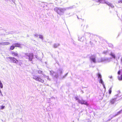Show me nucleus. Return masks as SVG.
Here are the masks:
<instances>
[{
  "instance_id": "1",
  "label": "nucleus",
  "mask_w": 122,
  "mask_h": 122,
  "mask_svg": "<svg viewBox=\"0 0 122 122\" xmlns=\"http://www.w3.org/2000/svg\"><path fill=\"white\" fill-rule=\"evenodd\" d=\"M54 10L59 15H63L64 12L66 11L65 7H56L54 8Z\"/></svg>"
},
{
  "instance_id": "2",
  "label": "nucleus",
  "mask_w": 122,
  "mask_h": 122,
  "mask_svg": "<svg viewBox=\"0 0 122 122\" xmlns=\"http://www.w3.org/2000/svg\"><path fill=\"white\" fill-rule=\"evenodd\" d=\"M122 98V97L120 95V93H119L115 95L114 96V98L110 100V102L111 104H113L115 102L118 101Z\"/></svg>"
},
{
  "instance_id": "3",
  "label": "nucleus",
  "mask_w": 122,
  "mask_h": 122,
  "mask_svg": "<svg viewBox=\"0 0 122 122\" xmlns=\"http://www.w3.org/2000/svg\"><path fill=\"white\" fill-rule=\"evenodd\" d=\"M106 0H96V2H99L101 3H105L109 7H110L112 8H113L114 7V5L110 3L109 2L106 1Z\"/></svg>"
},
{
  "instance_id": "4",
  "label": "nucleus",
  "mask_w": 122,
  "mask_h": 122,
  "mask_svg": "<svg viewBox=\"0 0 122 122\" xmlns=\"http://www.w3.org/2000/svg\"><path fill=\"white\" fill-rule=\"evenodd\" d=\"M75 99L77 101V102L81 104H84L87 106L88 105V104L87 102L83 100L82 99L80 100L77 97H75Z\"/></svg>"
},
{
  "instance_id": "5",
  "label": "nucleus",
  "mask_w": 122,
  "mask_h": 122,
  "mask_svg": "<svg viewBox=\"0 0 122 122\" xmlns=\"http://www.w3.org/2000/svg\"><path fill=\"white\" fill-rule=\"evenodd\" d=\"M25 57L26 58L28 59L30 61H31L33 58V55L32 53H26L25 54Z\"/></svg>"
},
{
  "instance_id": "6",
  "label": "nucleus",
  "mask_w": 122,
  "mask_h": 122,
  "mask_svg": "<svg viewBox=\"0 0 122 122\" xmlns=\"http://www.w3.org/2000/svg\"><path fill=\"white\" fill-rule=\"evenodd\" d=\"M111 58H101L98 59V62H108L111 61Z\"/></svg>"
},
{
  "instance_id": "7",
  "label": "nucleus",
  "mask_w": 122,
  "mask_h": 122,
  "mask_svg": "<svg viewBox=\"0 0 122 122\" xmlns=\"http://www.w3.org/2000/svg\"><path fill=\"white\" fill-rule=\"evenodd\" d=\"M33 76L32 78L33 79L41 83H43L44 82V80H42L41 77L38 76L33 75Z\"/></svg>"
},
{
  "instance_id": "8",
  "label": "nucleus",
  "mask_w": 122,
  "mask_h": 122,
  "mask_svg": "<svg viewBox=\"0 0 122 122\" xmlns=\"http://www.w3.org/2000/svg\"><path fill=\"white\" fill-rule=\"evenodd\" d=\"M7 59H9L8 60L11 62L15 63L17 64L18 62V61L15 58L13 57H9L7 58Z\"/></svg>"
},
{
  "instance_id": "9",
  "label": "nucleus",
  "mask_w": 122,
  "mask_h": 122,
  "mask_svg": "<svg viewBox=\"0 0 122 122\" xmlns=\"http://www.w3.org/2000/svg\"><path fill=\"white\" fill-rule=\"evenodd\" d=\"M50 75H51L52 76L55 77L56 78H57L58 77V75L57 73H56L52 71H50Z\"/></svg>"
},
{
  "instance_id": "10",
  "label": "nucleus",
  "mask_w": 122,
  "mask_h": 122,
  "mask_svg": "<svg viewBox=\"0 0 122 122\" xmlns=\"http://www.w3.org/2000/svg\"><path fill=\"white\" fill-rule=\"evenodd\" d=\"M97 75L98 76V78L99 79V82L100 83L102 82V83H103V80L102 79V75L101 74L99 73H98L97 74Z\"/></svg>"
},
{
  "instance_id": "11",
  "label": "nucleus",
  "mask_w": 122,
  "mask_h": 122,
  "mask_svg": "<svg viewBox=\"0 0 122 122\" xmlns=\"http://www.w3.org/2000/svg\"><path fill=\"white\" fill-rule=\"evenodd\" d=\"M96 57L95 56L92 55L90 57V60L91 62H93L94 63H96Z\"/></svg>"
},
{
  "instance_id": "12",
  "label": "nucleus",
  "mask_w": 122,
  "mask_h": 122,
  "mask_svg": "<svg viewBox=\"0 0 122 122\" xmlns=\"http://www.w3.org/2000/svg\"><path fill=\"white\" fill-rule=\"evenodd\" d=\"M63 69L61 68H59L58 70L57 73L58 76H61V74L62 73Z\"/></svg>"
},
{
  "instance_id": "13",
  "label": "nucleus",
  "mask_w": 122,
  "mask_h": 122,
  "mask_svg": "<svg viewBox=\"0 0 122 122\" xmlns=\"http://www.w3.org/2000/svg\"><path fill=\"white\" fill-rule=\"evenodd\" d=\"M122 112V109L120 111H119V112H117V113L116 114H115L114 115H113L112 117H115L117 116L118 115H119L121 114V113Z\"/></svg>"
},
{
  "instance_id": "14",
  "label": "nucleus",
  "mask_w": 122,
  "mask_h": 122,
  "mask_svg": "<svg viewBox=\"0 0 122 122\" xmlns=\"http://www.w3.org/2000/svg\"><path fill=\"white\" fill-rule=\"evenodd\" d=\"M74 6V5H73V6H71L69 7H65V9H66V10L71 9H73V8Z\"/></svg>"
},
{
  "instance_id": "15",
  "label": "nucleus",
  "mask_w": 122,
  "mask_h": 122,
  "mask_svg": "<svg viewBox=\"0 0 122 122\" xmlns=\"http://www.w3.org/2000/svg\"><path fill=\"white\" fill-rule=\"evenodd\" d=\"M60 45V44L59 43H55L53 45V47L54 48H57Z\"/></svg>"
},
{
  "instance_id": "16",
  "label": "nucleus",
  "mask_w": 122,
  "mask_h": 122,
  "mask_svg": "<svg viewBox=\"0 0 122 122\" xmlns=\"http://www.w3.org/2000/svg\"><path fill=\"white\" fill-rule=\"evenodd\" d=\"M13 45L15 46V47H20L21 45V44L18 43L13 44Z\"/></svg>"
},
{
  "instance_id": "17",
  "label": "nucleus",
  "mask_w": 122,
  "mask_h": 122,
  "mask_svg": "<svg viewBox=\"0 0 122 122\" xmlns=\"http://www.w3.org/2000/svg\"><path fill=\"white\" fill-rule=\"evenodd\" d=\"M110 55L114 59L115 58V55L114 54V53L111 52V53L110 54Z\"/></svg>"
},
{
  "instance_id": "18",
  "label": "nucleus",
  "mask_w": 122,
  "mask_h": 122,
  "mask_svg": "<svg viewBox=\"0 0 122 122\" xmlns=\"http://www.w3.org/2000/svg\"><path fill=\"white\" fill-rule=\"evenodd\" d=\"M117 78L120 81H122V74H121L120 76H118L117 77Z\"/></svg>"
},
{
  "instance_id": "19",
  "label": "nucleus",
  "mask_w": 122,
  "mask_h": 122,
  "mask_svg": "<svg viewBox=\"0 0 122 122\" xmlns=\"http://www.w3.org/2000/svg\"><path fill=\"white\" fill-rule=\"evenodd\" d=\"M108 52V50H107V51H103L102 54L105 55H107V54Z\"/></svg>"
},
{
  "instance_id": "20",
  "label": "nucleus",
  "mask_w": 122,
  "mask_h": 122,
  "mask_svg": "<svg viewBox=\"0 0 122 122\" xmlns=\"http://www.w3.org/2000/svg\"><path fill=\"white\" fill-rule=\"evenodd\" d=\"M11 53L12 55L13 56H17L18 55L17 53L15 52H13Z\"/></svg>"
},
{
  "instance_id": "21",
  "label": "nucleus",
  "mask_w": 122,
  "mask_h": 122,
  "mask_svg": "<svg viewBox=\"0 0 122 122\" xmlns=\"http://www.w3.org/2000/svg\"><path fill=\"white\" fill-rule=\"evenodd\" d=\"M9 44V42H2V45H7Z\"/></svg>"
},
{
  "instance_id": "22",
  "label": "nucleus",
  "mask_w": 122,
  "mask_h": 122,
  "mask_svg": "<svg viewBox=\"0 0 122 122\" xmlns=\"http://www.w3.org/2000/svg\"><path fill=\"white\" fill-rule=\"evenodd\" d=\"M15 47V46L13 44V45L10 46V50H13L14 49Z\"/></svg>"
},
{
  "instance_id": "23",
  "label": "nucleus",
  "mask_w": 122,
  "mask_h": 122,
  "mask_svg": "<svg viewBox=\"0 0 122 122\" xmlns=\"http://www.w3.org/2000/svg\"><path fill=\"white\" fill-rule=\"evenodd\" d=\"M113 117V115L112 116V114L110 115L109 117H110V118H109L108 119V121H110L111 120V119H112V118H113V117Z\"/></svg>"
},
{
  "instance_id": "24",
  "label": "nucleus",
  "mask_w": 122,
  "mask_h": 122,
  "mask_svg": "<svg viewBox=\"0 0 122 122\" xmlns=\"http://www.w3.org/2000/svg\"><path fill=\"white\" fill-rule=\"evenodd\" d=\"M112 87H111L110 88L109 90V94H110L112 92Z\"/></svg>"
},
{
  "instance_id": "25",
  "label": "nucleus",
  "mask_w": 122,
  "mask_h": 122,
  "mask_svg": "<svg viewBox=\"0 0 122 122\" xmlns=\"http://www.w3.org/2000/svg\"><path fill=\"white\" fill-rule=\"evenodd\" d=\"M0 87L1 88H3V85L2 83H1V81L0 80Z\"/></svg>"
},
{
  "instance_id": "26",
  "label": "nucleus",
  "mask_w": 122,
  "mask_h": 122,
  "mask_svg": "<svg viewBox=\"0 0 122 122\" xmlns=\"http://www.w3.org/2000/svg\"><path fill=\"white\" fill-rule=\"evenodd\" d=\"M39 38L40 39L43 40V37L42 35H39Z\"/></svg>"
},
{
  "instance_id": "27",
  "label": "nucleus",
  "mask_w": 122,
  "mask_h": 122,
  "mask_svg": "<svg viewBox=\"0 0 122 122\" xmlns=\"http://www.w3.org/2000/svg\"><path fill=\"white\" fill-rule=\"evenodd\" d=\"M108 46L110 47H111V48H112L113 47V45L112 44H108Z\"/></svg>"
},
{
  "instance_id": "28",
  "label": "nucleus",
  "mask_w": 122,
  "mask_h": 122,
  "mask_svg": "<svg viewBox=\"0 0 122 122\" xmlns=\"http://www.w3.org/2000/svg\"><path fill=\"white\" fill-rule=\"evenodd\" d=\"M100 83H101L102 84V85H103V86L104 88H105V89H106V88H105V85H104V82H103V83H102V82H100Z\"/></svg>"
},
{
  "instance_id": "29",
  "label": "nucleus",
  "mask_w": 122,
  "mask_h": 122,
  "mask_svg": "<svg viewBox=\"0 0 122 122\" xmlns=\"http://www.w3.org/2000/svg\"><path fill=\"white\" fill-rule=\"evenodd\" d=\"M34 36L35 37H37L39 36V35L36 34H34Z\"/></svg>"
},
{
  "instance_id": "30",
  "label": "nucleus",
  "mask_w": 122,
  "mask_h": 122,
  "mask_svg": "<svg viewBox=\"0 0 122 122\" xmlns=\"http://www.w3.org/2000/svg\"><path fill=\"white\" fill-rule=\"evenodd\" d=\"M42 71L40 70H39L38 71V73L39 74H40L42 73Z\"/></svg>"
},
{
  "instance_id": "31",
  "label": "nucleus",
  "mask_w": 122,
  "mask_h": 122,
  "mask_svg": "<svg viewBox=\"0 0 122 122\" xmlns=\"http://www.w3.org/2000/svg\"><path fill=\"white\" fill-rule=\"evenodd\" d=\"M68 73H66L64 76H63L62 77V78H64L67 76Z\"/></svg>"
},
{
  "instance_id": "32",
  "label": "nucleus",
  "mask_w": 122,
  "mask_h": 122,
  "mask_svg": "<svg viewBox=\"0 0 122 122\" xmlns=\"http://www.w3.org/2000/svg\"><path fill=\"white\" fill-rule=\"evenodd\" d=\"M121 73V71L120 70H119L117 74L118 75L120 74Z\"/></svg>"
},
{
  "instance_id": "33",
  "label": "nucleus",
  "mask_w": 122,
  "mask_h": 122,
  "mask_svg": "<svg viewBox=\"0 0 122 122\" xmlns=\"http://www.w3.org/2000/svg\"><path fill=\"white\" fill-rule=\"evenodd\" d=\"M46 78H47V79L48 80H49V81H50L51 80V79H50L49 78V77L48 76H46Z\"/></svg>"
},
{
  "instance_id": "34",
  "label": "nucleus",
  "mask_w": 122,
  "mask_h": 122,
  "mask_svg": "<svg viewBox=\"0 0 122 122\" xmlns=\"http://www.w3.org/2000/svg\"><path fill=\"white\" fill-rule=\"evenodd\" d=\"M5 107V106H1V109H3Z\"/></svg>"
},
{
  "instance_id": "35",
  "label": "nucleus",
  "mask_w": 122,
  "mask_h": 122,
  "mask_svg": "<svg viewBox=\"0 0 122 122\" xmlns=\"http://www.w3.org/2000/svg\"><path fill=\"white\" fill-rule=\"evenodd\" d=\"M118 2L119 3H120V2L122 3V0H120L118 1Z\"/></svg>"
},
{
  "instance_id": "36",
  "label": "nucleus",
  "mask_w": 122,
  "mask_h": 122,
  "mask_svg": "<svg viewBox=\"0 0 122 122\" xmlns=\"http://www.w3.org/2000/svg\"><path fill=\"white\" fill-rule=\"evenodd\" d=\"M109 77L110 78H112V76H109Z\"/></svg>"
},
{
  "instance_id": "37",
  "label": "nucleus",
  "mask_w": 122,
  "mask_h": 122,
  "mask_svg": "<svg viewBox=\"0 0 122 122\" xmlns=\"http://www.w3.org/2000/svg\"><path fill=\"white\" fill-rule=\"evenodd\" d=\"M2 45V42L0 43V46Z\"/></svg>"
},
{
  "instance_id": "38",
  "label": "nucleus",
  "mask_w": 122,
  "mask_h": 122,
  "mask_svg": "<svg viewBox=\"0 0 122 122\" xmlns=\"http://www.w3.org/2000/svg\"><path fill=\"white\" fill-rule=\"evenodd\" d=\"M77 18H78V19H79V17H78V16H77Z\"/></svg>"
},
{
  "instance_id": "39",
  "label": "nucleus",
  "mask_w": 122,
  "mask_h": 122,
  "mask_svg": "<svg viewBox=\"0 0 122 122\" xmlns=\"http://www.w3.org/2000/svg\"><path fill=\"white\" fill-rule=\"evenodd\" d=\"M27 36L28 37H29V36L28 35H27Z\"/></svg>"
}]
</instances>
